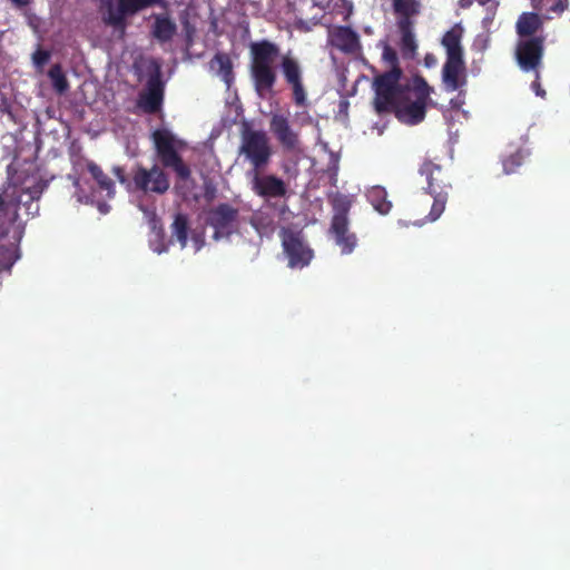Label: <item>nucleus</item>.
I'll return each mask as SVG.
<instances>
[{"label": "nucleus", "instance_id": "1", "mask_svg": "<svg viewBox=\"0 0 570 570\" xmlns=\"http://www.w3.org/2000/svg\"><path fill=\"white\" fill-rule=\"evenodd\" d=\"M46 187L33 163L13 173L9 167V185L0 193V274L10 273L19 258V244L24 234L19 210L23 208L27 217L38 215V200Z\"/></svg>", "mask_w": 570, "mask_h": 570}, {"label": "nucleus", "instance_id": "2", "mask_svg": "<svg viewBox=\"0 0 570 570\" xmlns=\"http://www.w3.org/2000/svg\"><path fill=\"white\" fill-rule=\"evenodd\" d=\"M402 69L386 70L373 77V108L379 114L394 112L406 125L422 122L433 88L421 75H414L410 81L401 82Z\"/></svg>", "mask_w": 570, "mask_h": 570}, {"label": "nucleus", "instance_id": "3", "mask_svg": "<svg viewBox=\"0 0 570 570\" xmlns=\"http://www.w3.org/2000/svg\"><path fill=\"white\" fill-rule=\"evenodd\" d=\"M249 73L255 92L259 98L274 94L277 82L276 60L281 53L279 47L269 40L252 42L249 46Z\"/></svg>", "mask_w": 570, "mask_h": 570}, {"label": "nucleus", "instance_id": "4", "mask_svg": "<svg viewBox=\"0 0 570 570\" xmlns=\"http://www.w3.org/2000/svg\"><path fill=\"white\" fill-rule=\"evenodd\" d=\"M269 138L263 129H254L248 122H244L240 129L239 155L253 166L254 171L264 169L272 157Z\"/></svg>", "mask_w": 570, "mask_h": 570}, {"label": "nucleus", "instance_id": "5", "mask_svg": "<svg viewBox=\"0 0 570 570\" xmlns=\"http://www.w3.org/2000/svg\"><path fill=\"white\" fill-rule=\"evenodd\" d=\"M330 204L333 209L330 230L334 235L335 242L341 247L342 253L350 254L357 243L355 234L348 232V213L353 204V198L348 195L335 193L330 196Z\"/></svg>", "mask_w": 570, "mask_h": 570}, {"label": "nucleus", "instance_id": "6", "mask_svg": "<svg viewBox=\"0 0 570 570\" xmlns=\"http://www.w3.org/2000/svg\"><path fill=\"white\" fill-rule=\"evenodd\" d=\"M156 154L165 168H170L181 180L190 177V168L179 155L177 147L183 142L167 129H156L151 135Z\"/></svg>", "mask_w": 570, "mask_h": 570}, {"label": "nucleus", "instance_id": "7", "mask_svg": "<svg viewBox=\"0 0 570 570\" xmlns=\"http://www.w3.org/2000/svg\"><path fill=\"white\" fill-rule=\"evenodd\" d=\"M165 83L161 79V67L155 59L149 61L148 79L145 91L139 94L137 105L148 115L157 114L163 106Z\"/></svg>", "mask_w": 570, "mask_h": 570}, {"label": "nucleus", "instance_id": "8", "mask_svg": "<svg viewBox=\"0 0 570 570\" xmlns=\"http://www.w3.org/2000/svg\"><path fill=\"white\" fill-rule=\"evenodd\" d=\"M239 210L228 203H220L207 213L206 223L214 229L213 238H228L238 228Z\"/></svg>", "mask_w": 570, "mask_h": 570}, {"label": "nucleus", "instance_id": "9", "mask_svg": "<svg viewBox=\"0 0 570 570\" xmlns=\"http://www.w3.org/2000/svg\"><path fill=\"white\" fill-rule=\"evenodd\" d=\"M131 183L136 190L159 195L165 194L170 186L167 174L158 165L147 169L137 164L131 169Z\"/></svg>", "mask_w": 570, "mask_h": 570}, {"label": "nucleus", "instance_id": "10", "mask_svg": "<svg viewBox=\"0 0 570 570\" xmlns=\"http://www.w3.org/2000/svg\"><path fill=\"white\" fill-rule=\"evenodd\" d=\"M281 71L287 86L292 89L293 101L297 107L307 105V91L303 80V67L291 52L282 56Z\"/></svg>", "mask_w": 570, "mask_h": 570}, {"label": "nucleus", "instance_id": "11", "mask_svg": "<svg viewBox=\"0 0 570 570\" xmlns=\"http://www.w3.org/2000/svg\"><path fill=\"white\" fill-rule=\"evenodd\" d=\"M281 239L283 250L288 258V266L291 268H303L311 263L313 250L304 242L299 232L283 228Z\"/></svg>", "mask_w": 570, "mask_h": 570}, {"label": "nucleus", "instance_id": "12", "mask_svg": "<svg viewBox=\"0 0 570 570\" xmlns=\"http://www.w3.org/2000/svg\"><path fill=\"white\" fill-rule=\"evenodd\" d=\"M544 37L520 39L515 47V58L520 68L525 71H537L544 52Z\"/></svg>", "mask_w": 570, "mask_h": 570}, {"label": "nucleus", "instance_id": "13", "mask_svg": "<svg viewBox=\"0 0 570 570\" xmlns=\"http://www.w3.org/2000/svg\"><path fill=\"white\" fill-rule=\"evenodd\" d=\"M269 129L284 150L296 151L299 149V135L293 130L285 115L273 114L269 120Z\"/></svg>", "mask_w": 570, "mask_h": 570}, {"label": "nucleus", "instance_id": "14", "mask_svg": "<svg viewBox=\"0 0 570 570\" xmlns=\"http://www.w3.org/2000/svg\"><path fill=\"white\" fill-rule=\"evenodd\" d=\"M252 189L261 197L279 198L287 193L286 184L275 175L261 176L259 171H254L252 179Z\"/></svg>", "mask_w": 570, "mask_h": 570}, {"label": "nucleus", "instance_id": "15", "mask_svg": "<svg viewBox=\"0 0 570 570\" xmlns=\"http://www.w3.org/2000/svg\"><path fill=\"white\" fill-rule=\"evenodd\" d=\"M442 81L446 91H455L466 85L464 58L445 59L442 67Z\"/></svg>", "mask_w": 570, "mask_h": 570}, {"label": "nucleus", "instance_id": "16", "mask_svg": "<svg viewBox=\"0 0 570 570\" xmlns=\"http://www.w3.org/2000/svg\"><path fill=\"white\" fill-rule=\"evenodd\" d=\"M420 174L425 176L429 193H438V190L449 193L451 184L449 176L442 166L433 163L432 160H425L420 167Z\"/></svg>", "mask_w": 570, "mask_h": 570}, {"label": "nucleus", "instance_id": "17", "mask_svg": "<svg viewBox=\"0 0 570 570\" xmlns=\"http://www.w3.org/2000/svg\"><path fill=\"white\" fill-rule=\"evenodd\" d=\"M332 45L344 53H356L361 49L360 37L351 27H337L332 33Z\"/></svg>", "mask_w": 570, "mask_h": 570}, {"label": "nucleus", "instance_id": "18", "mask_svg": "<svg viewBox=\"0 0 570 570\" xmlns=\"http://www.w3.org/2000/svg\"><path fill=\"white\" fill-rule=\"evenodd\" d=\"M463 35L464 28L460 23H455L443 35L441 46L445 50V59L464 58Z\"/></svg>", "mask_w": 570, "mask_h": 570}, {"label": "nucleus", "instance_id": "19", "mask_svg": "<svg viewBox=\"0 0 570 570\" xmlns=\"http://www.w3.org/2000/svg\"><path fill=\"white\" fill-rule=\"evenodd\" d=\"M543 29V21L537 12H523L519 16L515 23V32L520 39L532 37H542L537 35Z\"/></svg>", "mask_w": 570, "mask_h": 570}, {"label": "nucleus", "instance_id": "20", "mask_svg": "<svg viewBox=\"0 0 570 570\" xmlns=\"http://www.w3.org/2000/svg\"><path fill=\"white\" fill-rule=\"evenodd\" d=\"M400 32V50L404 59H413L416 55L417 42L414 33V22L396 21Z\"/></svg>", "mask_w": 570, "mask_h": 570}, {"label": "nucleus", "instance_id": "21", "mask_svg": "<svg viewBox=\"0 0 570 570\" xmlns=\"http://www.w3.org/2000/svg\"><path fill=\"white\" fill-rule=\"evenodd\" d=\"M100 2V10L105 11L102 14V21L107 26H111L116 29H125L126 28V18L128 16H134L137 12H120L119 2L117 3V8L114 7L112 0H98Z\"/></svg>", "mask_w": 570, "mask_h": 570}, {"label": "nucleus", "instance_id": "22", "mask_svg": "<svg viewBox=\"0 0 570 570\" xmlns=\"http://www.w3.org/2000/svg\"><path fill=\"white\" fill-rule=\"evenodd\" d=\"M210 69L215 70L222 80L229 88L234 81L233 62L225 52H217L209 62Z\"/></svg>", "mask_w": 570, "mask_h": 570}, {"label": "nucleus", "instance_id": "23", "mask_svg": "<svg viewBox=\"0 0 570 570\" xmlns=\"http://www.w3.org/2000/svg\"><path fill=\"white\" fill-rule=\"evenodd\" d=\"M177 27L174 21L167 16L156 14L155 23L153 27V36L160 42L171 40Z\"/></svg>", "mask_w": 570, "mask_h": 570}, {"label": "nucleus", "instance_id": "24", "mask_svg": "<svg viewBox=\"0 0 570 570\" xmlns=\"http://www.w3.org/2000/svg\"><path fill=\"white\" fill-rule=\"evenodd\" d=\"M419 0H393V10L397 16L396 21L414 22L413 18L420 13Z\"/></svg>", "mask_w": 570, "mask_h": 570}, {"label": "nucleus", "instance_id": "25", "mask_svg": "<svg viewBox=\"0 0 570 570\" xmlns=\"http://www.w3.org/2000/svg\"><path fill=\"white\" fill-rule=\"evenodd\" d=\"M87 169L97 183L99 189L106 191L108 197H112L115 195V184L112 179L104 173L101 167L89 160L87 161Z\"/></svg>", "mask_w": 570, "mask_h": 570}, {"label": "nucleus", "instance_id": "26", "mask_svg": "<svg viewBox=\"0 0 570 570\" xmlns=\"http://www.w3.org/2000/svg\"><path fill=\"white\" fill-rule=\"evenodd\" d=\"M366 197L376 212L382 215L390 213L392 203L387 199V193L382 186H373L368 189Z\"/></svg>", "mask_w": 570, "mask_h": 570}, {"label": "nucleus", "instance_id": "27", "mask_svg": "<svg viewBox=\"0 0 570 570\" xmlns=\"http://www.w3.org/2000/svg\"><path fill=\"white\" fill-rule=\"evenodd\" d=\"M48 77L51 80L52 88L57 94L62 95L69 89V82L61 65H53L48 71Z\"/></svg>", "mask_w": 570, "mask_h": 570}, {"label": "nucleus", "instance_id": "28", "mask_svg": "<svg viewBox=\"0 0 570 570\" xmlns=\"http://www.w3.org/2000/svg\"><path fill=\"white\" fill-rule=\"evenodd\" d=\"M173 235L176 236L181 248L186 247L188 242V218L184 214H177L171 224Z\"/></svg>", "mask_w": 570, "mask_h": 570}, {"label": "nucleus", "instance_id": "29", "mask_svg": "<svg viewBox=\"0 0 570 570\" xmlns=\"http://www.w3.org/2000/svg\"><path fill=\"white\" fill-rule=\"evenodd\" d=\"M155 4L165 6L164 0H119L120 12H139Z\"/></svg>", "mask_w": 570, "mask_h": 570}, {"label": "nucleus", "instance_id": "30", "mask_svg": "<svg viewBox=\"0 0 570 570\" xmlns=\"http://www.w3.org/2000/svg\"><path fill=\"white\" fill-rule=\"evenodd\" d=\"M430 194L433 196L434 202L432 204L428 218L430 222H435L438 218H440V216L443 214L445 209L449 193L438 190V193Z\"/></svg>", "mask_w": 570, "mask_h": 570}, {"label": "nucleus", "instance_id": "31", "mask_svg": "<svg viewBox=\"0 0 570 570\" xmlns=\"http://www.w3.org/2000/svg\"><path fill=\"white\" fill-rule=\"evenodd\" d=\"M525 158V153L523 149L519 148L514 153L507 156L503 161V171L505 174H513L517 171L518 167H520Z\"/></svg>", "mask_w": 570, "mask_h": 570}, {"label": "nucleus", "instance_id": "32", "mask_svg": "<svg viewBox=\"0 0 570 570\" xmlns=\"http://www.w3.org/2000/svg\"><path fill=\"white\" fill-rule=\"evenodd\" d=\"M382 60L389 67V70L402 69L396 50L389 43H384L383 46Z\"/></svg>", "mask_w": 570, "mask_h": 570}, {"label": "nucleus", "instance_id": "33", "mask_svg": "<svg viewBox=\"0 0 570 570\" xmlns=\"http://www.w3.org/2000/svg\"><path fill=\"white\" fill-rule=\"evenodd\" d=\"M50 58V55L48 51L46 50H37L33 56H32V59H33V62L35 65L41 67L43 66L45 63L48 62Z\"/></svg>", "mask_w": 570, "mask_h": 570}, {"label": "nucleus", "instance_id": "34", "mask_svg": "<svg viewBox=\"0 0 570 570\" xmlns=\"http://www.w3.org/2000/svg\"><path fill=\"white\" fill-rule=\"evenodd\" d=\"M540 75L539 71H535V80L532 82L531 88L534 90L535 95L544 98L546 97V90L542 89L540 81H539Z\"/></svg>", "mask_w": 570, "mask_h": 570}, {"label": "nucleus", "instance_id": "35", "mask_svg": "<svg viewBox=\"0 0 570 570\" xmlns=\"http://www.w3.org/2000/svg\"><path fill=\"white\" fill-rule=\"evenodd\" d=\"M112 171H114L115 176L117 177V179L119 180L120 184H122V185L126 184L128 187L130 186V184H132L131 181H129L127 179V177L125 175L124 168L117 166V167H114Z\"/></svg>", "mask_w": 570, "mask_h": 570}, {"label": "nucleus", "instance_id": "36", "mask_svg": "<svg viewBox=\"0 0 570 570\" xmlns=\"http://www.w3.org/2000/svg\"><path fill=\"white\" fill-rule=\"evenodd\" d=\"M150 225H151L153 229H157L158 225H160V220L157 218L155 213H153V215H151ZM158 234H161V235L164 234V230H163L161 226H159V233Z\"/></svg>", "mask_w": 570, "mask_h": 570}, {"label": "nucleus", "instance_id": "37", "mask_svg": "<svg viewBox=\"0 0 570 570\" xmlns=\"http://www.w3.org/2000/svg\"><path fill=\"white\" fill-rule=\"evenodd\" d=\"M568 6V0H558V2L556 3V6H553L551 9L553 11H560L562 12Z\"/></svg>", "mask_w": 570, "mask_h": 570}, {"label": "nucleus", "instance_id": "38", "mask_svg": "<svg viewBox=\"0 0 570 570\" xmlns=\"http://www.w3.org/2000/svg\"><path fill=\"white\" fill-rule=\"evenodd\" d=\"M9 1L18 8H23V7L29 6L32 0H9Z\"/></svg>", "mask_w": 570, "mask_h": 570}, {"label": "nucleus", "instance_id": "39", "mask_svg": "<svg viewBox=\"0 0 570 570\" xmlns=\"http://www.w3.org/2000/svg\"><path fill=\"white\" fill-rule=\"evenodd\" d=\"M424 61L426 67H432L436 63V58L433 55L428 53L424 58Z\"/></svg>", "mask_w": 570, "mask_h": 570}, {"label": "nucleus", "instance_id": "40", "mask_svg": "<svg viewBox=\"0 0 570 570\" xmlns=\"http://www.w3.org/2000/svg\"><path fill=\"white\" fill-rule=\"evenodd\" d=\"M99 209H100V212L106 213L107 212V205H105V204L99 205Z\"/></svg>", "mask_w": 570, "mask_h": 570}, {"label": "nucleus", "instance_id": "41", "mask_svg": "<svg viewBox=\"0 0 570 570\" xmlns=\"http://www.w3.org/2000/svg\"><path fill=\"white\" fill-rule=\"evenodd\" d=\"M164 250H166V248H165V247L156 249V252H157L158 254H161Z\"/></svg>", "mask_w": 570, "mask_h": 570}, {"label": "nucleus", "instance_id": "42", "mask_svg": "<svg viewBox=\"0 0 570 570\" xmlns=\"http://www.w3.org/2000/svg\"><path fill=\"white\" fill-rule=\"evenodd\" d=\"M451 104H452L454 107H458V106H459L456 102H454V100H451Z\"/></svg>", "mask_w": 570, "mask_h": 570}]
</instances>
